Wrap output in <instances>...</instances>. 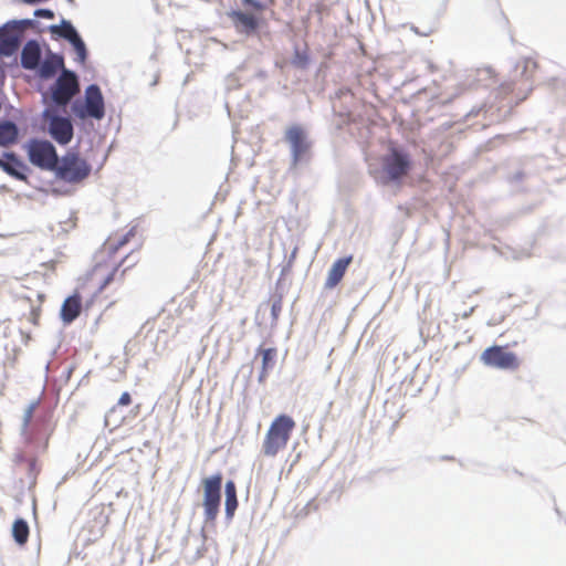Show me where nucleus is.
Wrapping results in <instances>:
<instances>
[{
    "label": "nucleus",
    "mask_w": 566,
    "mask_h": 566,
    "mask_svg": "<svg viewBox=\"0 0 566 566\" xmlns=\"http://www.w3.org/2000/svg\"><path fill=\"white\" fill-rule=\"evenodd\" d=\"M39 92L41 93V102L45 107L65 109L72 104L78 92V76L75 71L64 69L48 90L42 91L39 87Z\"/></svg>",
    "instance_id": "f257e3e1"
},
{
    "label": "nucleus",
    "mask_w": 566,
    "mask_h": 566,
    "mask_svg": "<svg viewBox=\"0 0 566 566\" xmlns=\"http://www.w3.org/2000/svg\"><path fill=\"white\" fill-rule=\"evenodd\" d=\"M92 169V165L78 151L69 149L64 155H57L50 171L60 181L78 185L90 177Z\"/></svg>",
    "instance_id": "f03ea898"
},
{
    "label": "nucleus",
    "mask_w": 566,
    "mask_h": 566,
    "mask_svg": "<svg viewBox=\"0 0 566 566\" xmlns=\"http://www.w3.org/2000/svg\"><path fill=\"white\" fill-rule=\"evenodd\" d=\"M382 182L400 185L412 169L410 155L401 147L390 146L381 160Z\"/></svg>",
    "instance_id": "7ed1b4c3"
},
{
    "label": "nucleus",
    "mask_w": 566,
    "mask_h": 566,
    "mask_svg": "<svg viewBox=\"0 0 566 566\" xmlns=\"http://www.w3.org/2000/svg\"><path fill=\"white\" fill-rule=\"evenodd\" d=\"M72 114L78 119L92 118L101 120L105 117V99L98 84L92 83L85 87L84 97L75 98L71 104Z\"/></svg>",
    "instance_id": "20e7f679"
},
{
    "label": "nucleus",
    "mask_w": 566,
    "mask_h": 566,
    "mask_svg": "<svg viewBox=\"0 0 566 566\" xmlns=\"http://www.w3.org/2000/svg\"><path fill=\"white\" fill-rule=\"evenodd\" d=\"M62 109L44 107L41 113L43 129L60 146H67L74 137V124L70 116L61 115Z\"/></svg>",
    "instance_id": "39448f33"
},
{
    "label": "nucleus",
    "mask_w": 566,
    "mask_h": 566,
    "mask_svg": "<svg viewBox=\"0 0 566 566\" xmlns=\"http://www.w3.org/2000/svg\"><path fill=\"white\" fill-rule=\"evenodd\" d=\"M294 428L295 421L291 416L282 413L275 417L266 431L262 446L263 453L268 457L276 455L286 447Z\"/></svg>",
    "instance_id": "423d86ee"
},
{
    "label": "nucleus",
    "mask_w": 566,
    "mask_h": 566,
    "mask_svg": "<svg viewBox=\"0 0 566 566\" xmlns=\"http://www.w3.org/2000/svg\"><path fill=\"white\" fill-rule=\"evenodd\" d=\"M222 482L223 475L221 472L202 479V507L206 526H214L216 524L222 501Z\"/></svg>",
    "instance_id": "0eeeda50"
},
{
    "label": "nucleus",
    "mask_w": 566,
    "mask_h": 566,
    "mask_svg": "<svg viewBox=\"0 0 566 566\" xmlns=\"http://www.w3.org/2000/svg\"><path fill=\"white\" fill-rule=\"evenodd\" d=\"M29 163L41 170L50 171L57 158L56 147L52 142L32 137L23 144Z\"/></svg>",
    "instance_id": "6e6552de"
},
{
    "label": "nucleus",
    "mask_w": 566,
    "mask_h": 566,
    "mask_svg": "<svg viewBox=\"0 0 566 566\" xmlns=\"http://www.w3.org/2000/svg\"><path fill=\"white\" fill-rule=\"evenodd\" d=\"M284 140L290 146L291 167H296L312 147L308 135L301 125L295 124L285 130Z\"/></svg>",
    "instance_id": "1a4fd4ad"
},
{
    "label": "nucleus",
    "mask_w": 566,
    "mask_h": 566,
    "mask_svg": "<svg viewBox=\"0 0 566 566\" xmlns=\"http://www.w3.org/2000/svg\"><path fill=\"white\" fill-rule=\"evenodd\" d=\"M480 359L485 366L496 369L514 370L518 367L516 354L499 345L485 348Z\"/></svg>",
    "instance_id": "9d476101"
},
{
    "label": "nucleus",
    "mask_w": 566,
    "mask_h": 566,
    "mask_svg": "<svg viewBox=\"0 0 566 566\" xmlns=\"http://www.w3.org/2000/svg\"><path fill=\"white\" fill-rule=\"evenodd\" d=\"M228 15L235 30L247 36L256 34L266 23L262 14L253 13L249 10H231Z\"/></svg>",
    "instance_id": "9b49d317"
},
{
    "label": "nucleus",
    "mask_w": 566,
    "mask_h": 566,
    "mask_svg": "<svg viewBox=\"0 0 566 566\" xmlns=\"http://www.w3.org/2000/svg\"><path fill=\"white\" fill-rule=\"evenodd\" d=\"M0 169L10 177L29 184V176L33 172L32 168L12 150H6L0 156Z\"/></svg>",
    "instance_id": "f8f14e48"
},
{
    "label": "nucleus",
    "mask_w": 566,
    "mask_h": 566,
    "mask_svg": "<svg viewBox=\"0 0 566 566\" xmlns=\"http://www.w3.org/2000/svg\"><path fill=\"white\" fill-rule=\"evenodd\" d=\"M66 67L64 65L63 55L49 51L32 72H34L40 80L49 81L54 78L60 70L62 71Z\"/></svg>",
    "instance_id": "ddd939ff"
},
{
    "label": "nucleus",
    "mask_w": 566,
    "mask_h": 566,
    "mask_svg": "<svg viewBox=\"0 0 566 566\" xmlns=\"http://www.w3.org/2000/svg\"><path fill=\"white\" fill-rule=\"evenodd\" d=\"M21 44V34L3 23L0 25V56L11 57Z\"/></svg>",
    "instance_id": "4468645a"
},
{
    "label": "nucleus",
    "mask_w": 566,
    "mask_h": 566,
    "mask_svg": "<svg viewBox=\"0 0 566 566\" xmlns=\"http://www.w3.org/2000/svg\"><path fill=\"white\" fill-rule=\"evenodd\" d=\"M42 60V49L38 40L30 39L23 45L20 53V65L22 69L33 71Z\"/></svg>",
    "instance_id": "2eb2a0df"
},
{
    "label": "nucleus",
    "mask_w": 566,
    "mask_h": 566,
    "mask_svg": "<svg viewBox=\"0 0 566 566\" xmlns=\"http://www.w3.org/2000/svg\"><path fill=\"white\" fill-rule=\"evenodd\" d=\"M48 29L52 38L62 39L69 44L73 43L82 36L73 22L65 18H62L59 24H51Z\"/></svg>",
    "instance_id": "dca6fc26"
},
{
    "label": "nucleus",
    "mask_w": 566,
    "mask_h": 566,
    "mask_svg": "<svg viewBox=\"0 0 566 566\" xmlns=\"http://www.w3.org/2000/svg\"><path fill=\"white\" fill-rule=\"evenodd\" d=\"M82 307V297L78 293L67 296L62 303L60 317L64 325L72 324L80 315Z\"/></svg>",
    "instance_id": "f3484780"
},
{
    "label": "nucleus",
    "mask_w": 566,
    "mask_h": 566,
    "mask_svg": "<svg viewBox=\"0 0 566 566\" xmlns=\"http://www.w3.org/2000/svg\"><path fill=\"white\" fill-rule=\"evenodd\" d=\"M224 520L230 525L239 506L237 485L233 480L224 483Z\"/></svg>",
    "instance_id": "a211bd4d"
},
{
    "label": "nucleus",
    "mask_w": 566,
    "mask_h": 566,
    "mask_svg": "<svg viewBox=\"0 0 566 566\" xmlns=\"http://www.w3.org/2000/svg\"><path fill=\"white\" fill-rule=\"evenodd\" d=\"M353 261L352 255L337 259L328 270L327 279L325 282L326 289L335 287L344 277L346 270Z\"/></svg>",
    "instance_id": "6ab92c4d"
},
{
    "label": "nucleus",
    "mask_w": 566,
    "mask_h": 566,
    "mask_svg": "<svg viewBox=\"0 0 566 566\" xmlns=\"http://www.w3.org/2000/svg\"><path fill=\"white\" fill-rule=\"evenodd\" d=\"M20 139V128L11 119L0 118V147L15 145Z\"/></svg>",
    "instance_id": "aec40b11"
},
{
    "label": "nucleus",
    "mask_w": 566,
    "mask_h": 566,
    "mask_svg": "<svg viewBox=\"0 0 566 566\" xmlns=\"http://www.w3.org/2000/svg\"><path fill=\"white\" fill-rule=\"evenodd\" d=\"M537 67V63L531 57L523 59L517 62L514 66V72L512 74V78L516 81L517 78H525L528 81L534 74Z\"/></svg>",
    "instance_id": "412c9836"
},
{
    "label": "nucleus",
    "mask_w": 566,
    "mask_h": 566,
    "mask_svg": "<svg viewBox=\"0 0 566 566\" xmlns=\"http://www.w3.org/2000/svg\"><path fill=\"white\" fill-rule=\"evenodd\" d=\"M11 534L14 542L19 546H23L28 542L30 534L28 522L22 517H17L12 523Z\"/></svg>",
    "instance_id": "4be33fe9"
},
{
    "label": "nucleus",
    "mask_w": 566,
    "mask_h": 566,
    "mask_svg": "<svg viewBox=\"0 0 566 566\" xmlns=\"http://www.w3.org/2000/svg\"><path fill=\"white\" fill-rule=\"evenodd\" d=\"M311 59L307 49L300 50L297 45L294 46L291 64L298 70H306L310 65Z\"/></svg>",
    "instance_id": "5701e85b"
},
{
    "label": "nucleus",
    "mask_w": 566,
    "mask_h": 566,
    "mask_svg": "<svg viewBox=\"0 0 566 566\" xmlns=\"http://www.w3.org/2000/svg\"><path fill=\"white\" fill-rule=\"evenodd\" d=\"M70 45L72 46L73 51L75 52V55H76L75 61L78 64L84 65L88 59V49H87L86 43L83 40V38L81 36L80 39H77L76 41L71 43Z\"/></svg>",
    "instance_id": "b1692460"
},
{
    "label": "nucleus",
    "mask_w": 566,
    "mask_h": 566,
    "mask_svg": "<svg viewBox=\"0 0 566 566\" xmlns=\"http://www.w3.org/2000/svg\"><path fill=\"white\" fill-rule=\"evenodd\" d=\"M258 353L262 356L261 368L269 371L273 369L275 364L276 349L273 347L262 348V346H260L258 348Z\"/></svg>",
    "instance_id": "393cba45"
},
{
    "label": "nucleus",
    "mask_w": 566,
    "mask_h": 566,
    "mask_svg": "<svg viewBox=\"0 0 566 566\" xmlns=\"http://www.w3.org/2000/svg\"><path fill=\"white\" fill-rule=\"evenodd\" d=\"M36 405H38V402L33 401L24 410L23 421H22V426H21V434L22 436H27L28 434V427L30 424V421L32 419L33 411H34ZM25 439L28 440V437H25Z\"/></svg>",
    "instance_id": "a878e982"
},
{
    "label": "nucleus",
    "mask_w": 566,
    "mask_h": 566,
    "mask_svg": "<svg viewBox=\"0 0 566 566\" xmlns=\"http://www.w3.org/2000/svg\"><path fill=\"white\" fill-rule=\"evenodd\" d=\"M242 4L251 12L262 14L266 4L260 0H241Z\"/></svg>",
    "instance_id": "bb28decb"
},
{
    "label": "nucleus",
    "mask_w": 566,
    "mask_h": 566,
    "mask_svg": "<svg viewBox=\"0 0 566 566\" xmlns=\"http://www.w3.org/2000/svg\"><path fill=\"white\" fill-rule=\"evenodd\" d=\"M282 311V295H275L271 304L272 323H276Z\"/></svg>",
    "instance_id": "cd10ccee"
},
{
    "label": "nucleus",
    "mask_w": 566,
    "mask_h": 566,
    "mask_svg": "<svg viewBox=\"0 0 566 566\" xmlns=\"http://www.w3.org/2000/svg\"><path fill=\"white\" fill-rule=\"evenodd\" d=\"M38 24H39V22H38L36 19H29V18L20 19V20L13 19V20H9V21L6 22V25H9L13 30H15V28L18 25H31V27H34V25H38Z\"/></svg>",
    "instance_id": "c85d7f7f"
},
{
    "label": "nucleus",
    "mask_w": 566,
    "mask_h": 566,
    "mask_svg": "<svg viewBox=\"0 0 566 566\" xmlns=\"http://www.w3.org/2000/svg\"><path fill=\"white\" fill-rule=\"evenodd\" d=\"M33 15L35 19L51 20V19H54L55 13L53 10H51L49 8H39V9L34 10Z\"/></svg>",
    "instance_id": "c756f323"
},
{
    "label": "nucleus",
    "mask_w": 566,
    "mask_h": 566,
    "mask_svg": "<svg viewBox=\"0 0 566 566\" xmlns=\"http://www.w3.org/2000/svg\"><path fill=\"white\" fill-rule=\"evenodd\" d=\"M136 230L135 228L129 229L117 242L115 250H117L120 247H124L127 244L133 237H135Z\"/></svg>",
    "instance_id": "7c9ffc66"
},
{
    "label": "nucleus",
    "mask_w": 566,
    "mask_h": 566,
    "mask_svg": "<svg viewBox=\"0 0 566 566\" xmlns=\"http://www.w3.org/2000/svg\"><path fill=\"white\" fill-rule=\"evenodd\" d=\"M117 269H118L117 266L114 268L113 271L107 274V276L103 280V282L99 286V291H103L107 285H109L114 281Z\"/></svg>",
    "instance_id": "2f4dec72"
},
{
    "label": "nucleus",
    "mask_w": 566,
    "mask_h": 566,
    "mask_svg": "<svg viewBox=\"0 0 566 566\" xmlns=\"http://www.w3.org/2000/svg\"><path fill=\"white\" fill-rule=\"evenodd\" d=\"M130 402H132V396H130V394H129V392H127V391H124V392L120 395V397H119V399H118V402H117V403H118V406H128V405H130Z\"/></svg>",
    "instance_id": "473e14b6"
},
{
    "label": "nucleus",
    "mask_w": 566,
    "mask_h": 566,
    "mask_svg": "<svg viewBox=\"0 0 566 566\" xmlns=\"http://www.w3.org/2000/svg\"><path fill=\"white\" fill-rule=\"evenodd\" d=\"M51 193L54 195V196H63V195H67L69 191L67 190H62L61 188H57V187H53L51 189Z\"/></svg>",
    "instance_id": "72a5a7b5"
},
{
    "label": "nucleus",
    "mask_w": 566,
    "mask_h": 566,
    "mask_svg": "<svg viewBox=\"0 0 566 566\" xmlns=\"http://www.w3.org/2000/svg\"><path fill=\"white\" fill-rule=\"evenodd\" d=\"M268 374H269V370L261 368V371H260L259 377H258V381L260 384H263L265 381L266 377H268Z\"/></svg>",
    "instance_id": "f704fd0d"
},
{
    "label": "nucleus",
    "mask_w": 566,
    "mask_h": 566,
    "mask_svg": "<svg viewBox=\"0 0 566 566\" xmlns=\"http://www.w3.org/2000/svg\"><path fill=\"white\" fill-rule=\"evenodd\" d=\"M296 253H297V247H295V248L293 249V251L291 252V255H290L289 261H287V268H291V266H292V263H293V261H294V260H295V258H296Z\"/></svg>",
    "instance_id": "c9c22d12"
},
{
    "label": "nucleus",
    "mask_w": 566,
    "mask_h": 566,
    "mask_svg": "<svg viewBox=\"0 0 566 566\" xmlns=\"http://www.w3.org/2000/svg\"><path fill=\"white\" fill-rule=\"evenodd\" d=\"M411 30H412L416 34H419V35H421V36H428V35L432 32V30H429V31H426V32H421V31H419V29H418L417 27H415V25H412V27H411Z\"/></svg>",
    "instance_id": "e433bc0d"
},
{
    "label": "nucleus",
    "mask_w": 566,
    "mask_h": 566,
    "mask_svg": "<svg viewBox=\"0 0 566 566\" xmlns=\"http://www.w3.org/2000/svg\"><path fill=\"white\" fill-rule=\"evenodd\" d=\"M524 177V172L523 171H517L515 172L513 176H512V180L513 181H521Z\"/></svg>",
    "instance_id": "4c0bfd02"
},
{
    "label": "nucleus",
    "mask_w": 566,
    "mask_h": 566,
    "mask_svg": "<svg viewBox=\"0 0 566 566\" xmlns=\"http://www.w3.org/2000/svg\"><path fill=\"white\" fill-rule=\"evenodd\" d=\"M474 310H475V306H472L468 311L463 312L461 315L462 318H469L472 315V313L474 312Z\"/></svg>",
    "instance_id": "58836bf2"
},
{
    "label": "nucleus",
    "mask_w": 566,
    "mask_h": 566,
    "mask_svg": "<svg viewBox=\"0 0 566 566\" xmlns=\"http://www.w3.org/2000/svg\"><path fill=\"white\" fill-rule=\"evenodd\" d=\"M291 268H287V264L285 266H283L282 271H281V276H283L286 272L290 271Z\"/></svg>",
    "instance_id": "ea45409f"
},
{
    "label": "nucleus",
    "mask_w": 566,
    "mask_h": 566,
    "mask_svg": "<svg viewBox=\"0 0 566 566\" xmlns=\"http://www.w3.org/2000/svg\"><path fill=\"white\" fill-rule=\"evenodd\" d=\"M20 1L30 6V0H20Z\"/></svg>",
    "instance_id": "a19ab883"
},
{
    "label": "nucleus",
    "mask_w": 566,
    "mask_h": 566,
    "mask_svg": "<svg viewBox=\"0 0 566 566\" xmlns=\"http://www.w3.org/2000/svg\"><path fill=\"white\" fill-rule=\"evenodd\" d=\"M69 2H73V0H67Z\"/></svg>",
    "instance_id": "79ce46f5"
}]
</instances>
